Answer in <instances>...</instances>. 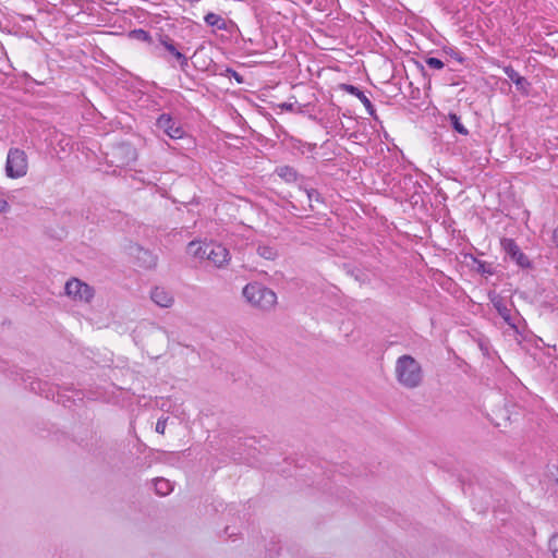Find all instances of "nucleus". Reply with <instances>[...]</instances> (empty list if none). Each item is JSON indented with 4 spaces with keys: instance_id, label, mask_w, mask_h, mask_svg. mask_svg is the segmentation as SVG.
<instances>
[{
    "instance_id": "nucleus-6",
    "label": "nucleus",
    "mask_w": 558,
    "mask_h": 558,
    "mask_svg": "<svg viewBox=\"0 0 558 558\" xmlns=\"http://www.w3.org/2000/svg\"><path fill=\"white\" fill-rule=\"evenodd\" d=\"M157 126L173 140L183 138L185 135L182 125L169 114H161L157 120Z\"/></svg>"
},
{
    "instance_id": "nucleus-22",
    "label": "nucleus",
    "mask_w": 558,
    "mask_h": 558,
    "mask_svg": "<svg viewBox=\"0 0 558 558\" xmlns=\"http://www.w3.org/2000/svg\"><path fill=\"white\" fill-rule=\"evenodd\" d=\"M357 98L367 107H372L369 99L362 93L357 92Z\"/></svg>"
},
{
    "instance_id": "nucleus-19",
    "label": "nucleus",
    "mask_w": 558,
    "mask_h": 558,
    "mask_svg": "<svg viewBox=\"0 0 558 558\" xmlns=\"http://www.w3.org/2000/svg\"><path fill=\"white\" fill-rule=\"evenodd\" d=\"M476 270L481 274H488L492 275L493 271L490 269V266H487L484 262L476 260Z\"/></svg>"
},
{
    "instance_id": "nucleus-25",
    "label": "nucleus",
    "mask_w": 558,
    "mask_h": 558,
    "mask_svg": "<svg viewBox=\"0 0 558 558\" xmlns=\"http://www.w3.org/2000/svg\"><path fill=\"white\" fill-rule=\"evenodd\" d=\"M554 240H555V242H556V243H557V245H558V228H557V229H555V231H554Z\"/></svg>"
},
{
    "instance_id": "nucleus-13",
    "label": "nucleus",
    "mask_w": 558,
    "mask_h": 558,
    "mask_svg": "<svg viewBox=\"0 0 558 558\" xmlns=\"http://www.w3.org/2000/svg\"><path fill=\"white\" fill-rule=\"evenodd\" d=\"M257 253L267 260H274L278 256L277 250L270 245H259Z\"/></svg>"
},
{
    "instance_id": "nucleus-7",
    "label": "nucleus",
    "mask_w": 558,
    "mask_h": 558,
    "mask_svg": "<svg viewBox=\"0 0 558 558\" xmlns=\"http://www.w3.org/2000/svg\"><path fill=\"white\" fill-rule=\"evenodd\" d=\"M501 246L506 254L514 260L520 267L526 268L530 266V260L527 256L521 252L515 242L511 239H504L501 241Z\"/></svg>"
},
{
    "instance_id": "nucleus-15",
    "label": "nucleus",
    "mask_w": 558,
    "mask_h": 558,
    "mask_svg": "<svg viewBox=\"0 0 558 558\" xmlns=\"http://www.w3.org/2000/svg\"><path fill=\"white\" fill-rule=\"evenodd\" d=\"M449 120L452 124V128L460 134H468V130L463 126V124L460 121V118L456 113L449 114Z\"/></svg>"
},
{
    "instance_id": "nucleus-23",
    "label": "nucleus",
    "mask_w": 558,
    "mask_h": 558,
    "mask_svg": "<svg viewBox=\"0 0 558 558\" xmlns=\"http://www.w3.org/2000/svg\"><path fill=\"white\" fill-rule=\"evenodd\" d=\"M9 210V203L4 197L0 195V213H7Z\"/></svg>"
},
{
    "instance_id": "nucleus-9",
    "label": "nucleus",
    "mask_w": 558,
    "mask_h": 558,
    "mask_svg": "<svg viewBox=\"0 0 558 558\" xmlns=\"http://www.w3.org/2000/svg\"><path fill=\"white\" fill-rule=\"evenodd\" d=\"M504 71H505L506 75L508 76V78H510L515 84V86L519 90H522V92L527 90V86H529L527 81L523 76H521L513 68L506 66Z\"/></svg>"
},
{
    "instance_id": "nucleus-3",
    "label": "nucleus",
    "mask_w": 558,
    "mask_h": 558,
    "mask_svg": "<svg viewBox=\"0 0 558 558\" xmlns=\"http://www.w3.org/2000/svg\"><path fill=\"white\" fill-rule=\"evenodd\" d=\"M243 296L252 306L264 311L271 310L277 303L276 293L257 282L246 284L243 289Z\"/></svg>"
},
{
    "instance_id": "nucleus-21",
    "label": "nucleus",
    "mask_w": 558,
    "mask_h": 558,
    "mask_svg": "<svg viewBox=\"0 0 558 558\" xmlns=\"http://www.w3.org/2000/svg\"><path fill=\"white\" fill-rule=\"evenodd\" d=\"M167 425V418H159L156 423V432L159 434H163Z\"/></svg>"
},
{
    "instance_id": "nucleus-18",
    "label": "nucleus",
    "mask_w": 558,
    "mask_h": 558,
    "mask_svg": "<svg viewBox=\"0 0 558 558\" xmlns=\"http://www.w3.org/2000/svg\"><path fill=\"white\" fill-rule=\"evenodd\" d=\"M549 548L555 558H558V534L554 535L549 541Z\"/></svg>"
},
{
    "instance_id": "nucleus-17",
    "label": "nucleus",
    "mask_w": 558,
    "mask_h": 558,
    "mask_svg": "<svg viewBox=\"0 0 558 558\" xmlns=\"http://www.w3.org/2000/svg\"><path fill=\"white\" fill-rule=\"evenodd\" d=\"M426 64L429 68L435 69V70H441L445 66V64L441 60L434 58V57L428 58L426 60Z\"/></svg>"
},
{
    "instance_id": "nucleus-10",
    "label": "nucleus",
    "mask_w": 558,
    "mask_h": 558,
    "mask_svg": "<svg viewBox=\"0 0 558 558\" xmlns=\"http://www.w3.org/2000/svg\"><path fill=\"white\" fill-rule=\"evenodd\" d=\"M160 43L166 48V50L169 51L180 62L182 66L187 64L186 57L175 48L172 40L169 38H161Z\"/></svg>"
},
{
    "instance_id": "nucleus-2",
    "label": "nucleus",
    "mask_w": 558,
    "mask_h": 558,
    "mask_svg": "<svg viewBox=\"0 0 558 558\" xmlns=\"http://www.w3.org/2000/svg\"><path fill=\"white\" fill-rule=\"evenodd\" d=\"M187 253L201 259L206 258L216 267H222L230 260V253L227 247L214 242L193 241L187 246Z\"/></svg>"
},
{
    "instance_id": "nucleus-16",
    "label": "nucleus",
    "mask_w": 558,
    "mask_h": 558,
    "mask_svg": "<svg viewBox=\"0 0 558 558\" xmlns=\"http://www.w3.org/2000/svg\"><path fill=\"white\" fill-rule=\"evenodd\" d=\"M130 36L132 38L141 40V41H149L150 40L149 34L143 29H135L130 33Z\"/></svg>"
},
{
    "instance_id": "nucleus-24",
    "label": "nucleus",
    "mask_w": 558,
    "mask_h": 558,
    "mask_svg": "<svg viewBox=\"0 0 558 558\" xmlns=\"http://www.w3.org/2000/svg\"><path fill=\"white\" fill-rule=\"evenodd\" d=\"M348 90L355 95L357 97V92H361L359 88L354 87V86H348Z\"/></svg>"
},
{
    "instance_id": "nucleus-26",
    "label": "nucleus",
    "mask_w": 558,
    "mask_h": 558,
    "mask_svg": "<svg viewBox=\"0 0 558 558\" xmlns=\"http://www.w3.org/2000/svg\"><path fill=\"white\" fill-rule=\"evenodd\" d=\"M314 194H315V191H308L307 192V197L308 199L311 201L312 198H314Z\"/></svg>"
},
{
    "instance_id": "nucleus-4",
    "label": "nucleus",
    "mask_w": 558,
    "mask_h": 558,
    "mask_svg": "<svg viewBox=\"0 0 558 558\" xmlns=\"http://www.w3.org/2000/svg\"><path fill=\"white\" fill-rule=\"evenodd\" d=\"M28 159L24 150L11 148L7 156L5 173L11 179H19L26 175Z\"/></svg>"
},
{
    "instance_id": "nucleus-5",
    "label": "nucleus",
    "mask_w": 558,
    "mask_h": 558,
    "mask_svg": "<svg viewBox=\"0 0 558 558\" xmlns=\"http://www.w3.org/2000/svg\"><path fill=\"white\" fill-rule=\"evenodd\" d=\"M65 294L74 302L87 303L94 296V290L80 279H70L64 287Z\"/></svg>"
},
{
    "instance_id": "nucleus-11",
    "label": "nucleus",
    "mask_w": 558,
    "mask_h": 558,
    "mask_svg": "<svg viewBox=\"0 0 558 558\" xmlns=\"http://www.w3.org/2000/svg\"><path fill=\"white\" fill-rule=\"evenodd\" d=\"M155 490L160 496H167L173 490V485L169 480L157 478L155 481Z\"/></svg>"
},
{
    "instance_id": "nucleus-8",
    "label": "nucleus",
    "mask_w": 558,
    "mask_h": 558,
    "mask_svg": "<svg viewBox=\"0 0 558 558\" xmlns=\"http://www.w3.org/2000/svg\"><path fill=\"white\" fill-rule=\"evenodd\" d=\"M150 296L154 303L160 307H169L173 303L172 295L163 288H155Z\"/></svg>"
},
{
    "instance_id": "nucleus-14",
    "label": "nucleus",
    "mask_w": 558,
    "mask_h": 558,
    "mask_svg": "<svg viewBox=\"0 0 558 558\" xmlns=\"http://www.w3.org/2000/svg\"><path fill=\"white\" fill-rule=\"evenodd\" d=\"M277 173L279 177L283 178L286 181H294L296 179V172L290 167H280L277 169Z\"/></svg>"
},
{
    "instance_id": "nucleus-1",
    "label": "nucleus",
    "mask_w": 558,
    "mask_h": 558,
    "mask_svg": "<svg viewBox=\"0 0 558 558\" xmlns=\"http://www.w3.org/2000/svg\"><path fill=\"white\" fill-rule=\"evenodd\" d=\"M395 376L400 386L407 389H414L423 383L424 372L417 360L404 354L396 361Z\"/></svg>"
},
{
    "instance_id": "nucleus-20",
    "label": "nucleus",
    "mask_w": 558,
    "mask_h": 558,
    "mask_svg": "<svg viewBox=\"0 0 558 558\" xmlns=\"http://www.w3.org/2000/svg\"><path fill=\"white\" fill-rule=\"evenodd\" d=\"M496 307H497V310H498L499 314L504 317V319H505L507 323L511 324V323H510V313H509V310H508L507 307H505V306L499 305V304H496Z\"/></svg>"
},
{
    "instance_id": "nucleus-12",
    "label": "nucleus",
    "mask_w": 558,
    "mask_h": 558,
    "mask_svg": "<svg viewBox=\"0 0 558 558\" xmlns=\"http://www.w3.org/2000/svg\"><path fill=\"white\" fill-rule=\"evenodd\" d=\"M204 20L211 27H216L217 29H225L226 28L225 20L220 15H218L216 13H208V14H206Z\"/></svg>"
}]
</instances>
